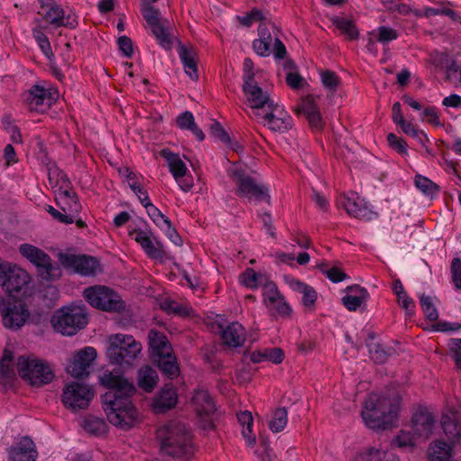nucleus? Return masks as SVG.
<instances>
[{"label": "nucleus", "mask_w": 461, "mask_h": 461, "mask_svg": "<svg viewBox=\"0 0 461 461\" xmlns=\"http://www.w3.org/2000/svg\"><path fill=\"white\" fill-rule=\"evenodd\" d=\"M401 410L399 397H386L371 393L366 400L361 416L372 429H385L394 425Z\"/></svg>", "instance_id": "2"}, {"label": "nucleus", "mask_w": 461, "mask_h": 461, "mask_svg": "<svg viewBox=\"0 0 461 461\" xmlns=\"http://www.w3.org/2000/svg\"><path fill=\"white\" fill-rule=\"evenodd\" d=\"M9 461H36L38 451L29 437H23L7 449Z\"/></svg>", "instance_id": "24"}, {"label": "nucleus", "mask_w": 461, "mask_h": 461, "mask_svg": "<svg viewBox=\"0 0 461 461\" xmlns=\"http://www.w3.org/2000/svg\"><path fill=\"white\" fill-rule=\"evenodd\" d=\"M100 383L108 389L102 396L108 420L122 429L132 427L137 419V411L131 400L136 393L134 384L116 369L104 372Z\"/></svg>", "instance_id": "1"}, {"label": "nucleus", "mask_w": 461, "mask_h": 461, "mask_svg": "<svg viewBox=\"0 0 461 461\" xmlns=\"http://www.w3.org/2000/svg\"><path fill=\"white\" fill-rule=\"evenodd\" d=\"M16 367L19 375L32 386H43L50 384L54 378V372L50 365L31 354L18 357Z\"/></svg>", "instance_id": "5"}, {"label": "nucleus", "mask_w": 461, "mask_h": 461, "mask_svg": "<svg viewBox=\"0 0 461 461\" xmlns=\"http://www.w3.org/2000/svg\"><path fill=\"white\" fill-rule=\"evenodd\" d=\"M339 203L350 216L358 220L370 221L379 217L378 212L355 192L341 196Z\"/></svg>", "instance_id": "17"}, {"label": "nucleus", "mask_w": 461, "mask_h": 461, "mask_svg": "<svg viewBox=\"0 0 461 461\" xmlns=\"http://www.w3.org/2000/svg\"><path fill=\"white\" fill-rule=\"evenodd\" d=\"M261 117L264 119L263 125L273 131H286L292 128V117L267 92L261 90Z\"/></svg>", "instance_id": "7"}, {"label": "nucleus", "mask_w": 461, "mask_h": 461, "mask_svg": "<svg viewBox=\"0 0 461 461\" xmlns=\"http://www.w3.org/2000/svg\"><path fill=\"white\" fill-rule=\"evenodd\" d=\"M414 185L424 195L431 198L437 196L440 191V187L438 184L420 174L415 175Z\"/></svg>", "instance_id": "42"}, {"label": "nucleus", "mask_w": 461, "mask_h": 461, "mask_svg": "<svg viewBox=\"0 0 461 461\" xmlns=\"http://www.w3.org/2000/svg\"><path fill=\"white\" fill-rule=\"evenodd\" d=\"M161 156L167 162L169 171L181 190L185 193L190 191L193 187V179L191 176L186 177L187 167L179 155L165 149L161 150Z\"/></svg>", "instance_id": "19"}, {"label": "nucleus", "mask_w": 461, "mask_h": 461, "mask_svg": "<svg viewBox=\"0 0 461 461\" xmlns=\"http://www.w3.org/2000/svg\"><path fill=\"white\" fill-rule=\"evenodd\" d=\"M54 330L62 335L72 336L87 323L85 308L77 305L63 307L51 319Z\"/></svg>", "instance_id": "8"}, {"label": "nucleus", "mask_w": 461, "mask_h": 461, "mask_svg": "<svg viewBox=\"0 0 461 461\" xmlns=\"http://www.w3.org/2000/svg\"><path fill=\"white\" fill-rule=\"evenodd\" d=\"M94 397L93 389L81 382H71L65 384L61 396L63 404L73 411L88 407Z\"/></svg>", "instance_id": "13"}, {"label": "nucleus", "mask_w": 461, "mask_h": 461, "mask_svg": "<svg viewBox=\"0 0 461 461\" xmlns=\"http://www.w3.org/2000/svg\"><path fill=\"white\" fill-rule=\"evenodd\" d=\"M192 404L197 415L203 419L204 427L212 428L211 415L215 411V403L208 391L198 389L194 392Z\"/></svg>", "instance_id": "23"}, {"label": "nucleus", "mask_w": 461, "mask_h": 461, "mask_svg": "<svg viewBox=\"0 0 461 461\" xmlns=\"http://www.w3.org/2000/svg\"><path fill=\"white\" fill-rule=\"evenodd\" d=\"M398 38V32L396 30L387 27L379 26L376 30V41L383 44H386Z\"/></svg>", "instance_id": "56"}, {"label": "nucleus", "mask_w": 461, "mask_h": 461, "mask_svg": "<svg viewBox=\"0 0 461 461\" xmlns=\"http://www.w3.org/2000/svg\"><path fill=\"white\" fill-rule=\"evenodd\" d=\"M58 92L41 85H34L24 95V101L31 111L43 113L57 100Z\"/></svg>", "instance_id": "18"}, {"label": "nucleus", "mask_w": 461, "mask_h": 461, "mask_svg": "<svg viewBox=\"0 0 461 461\" xmlns=\"http://www.w3.org/2000/svg\"><path fill=\"white\" fill-rule=\"evenodd\" d=\"M371 358L376 364H384L388 357L394 352L392 347L384 348L381 344H367Z\"/></svg>", "instance_id": "44"}, {"label": "nucleus", "mask_w": 461, "mask_h": 461, "mask_svg": "<svg viewBox=\"0 0 461 461\" xmlns=\"http://www.w3.org/2000/svg\"><path fill=\"white\" fill-rule=\"evenodd\" d=\"M240 281L248 288H257L258 284V274L252 268H248L240 275Z\"/></svg>", "instance_id": "59"}, {"label": "nucleus", "mask_w": 461, "mask_h": 461, "mask_svg": "<svg viewBox=\"0 0 461 461\" xmlns=\"http://www.w3.org/2000/svg\"><path fill=\"white\" fill-rule=\"evenodd\" d=\"M59 260L66 269L84 276H93L102 271L97 259L90 256L59 253Z\"/></svg>", "instance_id": "15"}, {"label": "nucleus", "mask_w": 461, "mask_h": 461, "mask_svg": "<svg viewBox=\"0 0 461 461\" xmlns=\"http://www.w3.org/2000/svg\"><path fill=\"white\" fill-rule=\"evenodd\" d=\"M419 299L425 317L430 321H437L438 319V312L434 305L432 297L422 294L419 296Z\"/></svg>", "instance_id": "48"}, {"label": "nucleus", "mask_w": 461, "mask_h": 461, "mask_svg": "<svg viewBox=\"0 0 461 461\" xmlns=\"http://www.w3.org/2000/svg\"><path fill=\"white\" fill-rule=\"evenodd\" d=\"M32 34L43 54L51 60L54 55L48 37L39 29H34Z\"/></svg>", "instance_id": "55"}, {"label": "nucleus", "mask_w": 461, "mask_h": 461, "mask_svg": "<svg viewBox=\"0 0 461 461\" xmlns=\"http://www.w3.org/2000/svg\"><path fill=\"white\" fill-rule=\"evenodd\" d=\"M285 353L280 348H267L261 351V362L269 361L275 365L281 364L284 361Z\"/></svg>", "instance_id": "54"}, {"label": "nucleus", "mask_w": 461, "mask_h": 461, "mask_svg": "<svg viewBox=\"0 0 461 461\" xmlns=\"http://www.w3.org/2000/svg\"><path fill=\"white\" fill-rule=\"evenodd\" d=\"M177 402V394L173 385L166 384L153 400L156 412H163L173 408Z\"/></svg>", "instance_id": "28"}, {"label": "nucleus", "mask_w": 461, "mask_h": 461, "mask_svg": "<svg viewBox=\"0 0 461 461\" xmlns=\"http://www.w3.org/2000/svg\"><path fill=\"white\" fill-rule=\"evenodd\" d=\"M320 77L322 86L331 93H335L341 84L339 77L332 70H322Z\"/></svg>", "instance_id": "47"}, {"label": "nucleus", "mask_w": 461, "mask_h": 461, "mask_svg": "<svg viewBox=\"0 0 461 461\" xmlns=\"http://www.w3.org/2000/svg\"><path fill=\"white\" fill-rule=\"evenodd\" d=\"M242 92L245 95L246 110L249 117L259 114V86L255 80V67L250 58H246L242 65Z\"/></svg>", "instance_id": "12"}, {"label": "nucleus", "mask_w": 461, "mask_h": 461, "mask_svg": "<svg viewBox=\"0 0 461 461\" xmlns=\"http://www.w3.org/2000/svg\"><path fill=\"white\" fill-rule=\"evenodd\" d=\"M81 426L86 432L95 436L104 434L106 429L105 422L93 416L83 419Z\"/></svg>", "instance_id": "46"}, {"label": "nucleus", "mask_w": 461, "mask_h": 461, "mask_svg": "<svg viewBox=\"0 0 461 461\" xmlns=\"http://www.w3.org/2000/svg\"><path fill=\"white\" fill-rule=\"evenodd\" d=\"M288 422V413L285 407L276 408L272 411L268 420V429L273 433H278L285 429Z\"/></svg>", "instance_id": "39"}, {"label": "nucleus", "mask_w": 461, "mask_h": 461, "mask_svg": "<svg viewBox=\"0 0 461 461\" xmlns=\"http://www.w3.org/2000/svg\"><path fill=\"white\" fill-rule=\"evenodd\" d=\"M176 125L181 130H187L192 131L195 138L202 141L204 140V134L201 129H199L194 122L193 113L189 111H185L180 113L176 118Z\"/></svg>", "instance_id": "37"}, {"label": "nucleus", "mask_w": 461, "mask_h": 461, "mask_svg": "<svg viewBox=\"0 0 461 461\" xmlns=\"http://www.w3.org/2000/svg\"><path fill=\"white\" fill-rule=\"evenodd\" d=\"M177 52L180 60L185 68V73L189 76L192 80L198 79L197 63L195 59V53L193 49H189L185 45L179 44L177 47Z\"/></svg>", "instance_id": "32"}, {"label": "nucleus", "mask_w": 461, "mask_h": 461, "mask_svg": "<svg viewBox=\"0 0 461 461\" xmlns=\"http://www.w3.org/2000/svg\"><path fill=\"white\" fill-rule=\"evenodd\" d=\"M428 456L430 461H453L452 447L445 441L436 440L429 445Z\"/></svg>", "instance_id": "35"}, {"label": "nucleus", "mask_w": 461, "mask_h": 461, "mask_svg": "<svg viewBox=\"0 0 461 461\" xmlns=\"http://www.w3.org/2000/svg\"><path fill=\"white\" fill-rule=\"evenodd\" d=\"M148 338L155 361L158 363L161 372L169 379L176 377L179 375V367L176 357L172 354L171 345L166 336L151 330L149 332Z\"/></svg>", "instance_id": "6"}, {"label": "nucleus", "mask_w": 461, "mask_h": 461, "mask_svg": "<svg viewBox=\"0 0 461 461\" xmlns=\"http://www.w3.org/2000/svg\"><path fill=\"white\" fill-rule=\"evenodd\" d=\"M228 174L235 183L240 197L256 203L259 200V185L257 180L249 176L240 166H232L229 168Z\"/></svg>", "instance_id": "16"}, {"label": "nucleus", "mask_w": 461, "mask_h": 461, "mask_svg": "<svg viewBox=\"0 0 461 461\" xmlns=\"http://www.w3.org/2000/svg\"><path fill=\"white\" fill-rule=\"evenodd\" d=\"M97 357L93 347H86L79 350L73 360L67 366L68 374L76 378H82L89 375V368Z\"/></svg>", "instance_id": "22"}, {"label": "nucleus", "mask_w": 461, "mask_h": 461, "mask_svg": "<svg viewBox=\"0 0 461 461\" xmlns=\"http://www.w3.org/2000/svg\"><path fill=\"white\" fill-rule=\"evenodd\" d=\"M158 375L155 369L146 366L138 371V384L146 392H151L157 385Z\"/></svg>", "instance_id": "36"}, {"label": "nucleus", "mask_w": 461, "mask_h": 461, "mask_svg": "<svg viewBox=\"0 0 461 461\" xmlns=\"http://www.w3.org/2000/svg\"><path fill=\"white\" fill-rule=\"evenodd\" d=\"M148 25L158 43L163 48L169 50L172 44L169 33V22L167 19H159Z\"/></svg>", "instance_id": "33"}, {"label": "nucleus", "mask_w": 461, "mask_h": 461, "mask_svg": "<svg viewBox=\"0 0 461 461\" xmlns=\"http://www.w3.org/2000/svg\"><path fill=\"white\" fill-rule=\"evenodd\" d=\"M347 294L342 297L343 305L350 312H356L359 308L366 307L370 294L368 291L359 285H352L347 287Z\"/></svg>", "instance_id": "25"}, {"label": "nucleus", "mask_w": 461, "mask_h": 461, "mask_svg": "<svg viewBox=\"0 0 461 461\" xmlns=\"http://www.w3.org/2000/svg\"><path fill=\"white\" fill-rule=\"evenodd\" d=\"M285 83L292 89L297 90L303 86L305 80L297 71H290L286 74Z\"/></svg>", "instance_id": "62"}, {"label": "nucleus", "mask_w": 461, "mask_h": 461, "mask_svg": "<svg viewBox=\"0 0 461 461\" xmlns=\"http://www.w3.org/2000/svg\"><path fill=\"white\" fill-rule=\"evenodd\" d=\"M238 420L242 427L241 433L247 444L250 447H254L256 444V436L252 434V414L247 411H242L238 414Z\"/></svg>", "instance_id": "41"}, {"label": "nucleus", "mask_w": 461, "mask_h": 461, "mask_svg": "<svg viewBox=\"0 0 461 461\" xmlns=\"http://www.w3.org/2000/svg\"><path fill=\"white\" fill-rule=\"evenodd\" d=\"M57 176V182H61L59 188L56 191V203L66 213L76 216L81 209L76 194L69 188V181L67 176L58 169L50 170L49 178L50 181Z\"/></svg>", "instance_id": "14"}, {"label": "nucleus", "mask_w": 461, "mask_h": 461, "mask_svg": "<svg viewBox=\"0 0 461 461\" xmlns=\"http://www.w3.org/2000/svg\"><path fill=\"white\" fill-rule=\"evenodd\" d=\"M130 236L138 242L149 258H162L165 255L163 244L153 235L149 229H133Z\"/></svg>", "instance_id": "20"}, {"label": "nucleus", "mask_w": 461, "mask_h": 461, "mask_svg": "<svg viewBox=\"0 0 461 461\" xmlns=\"http://www.w3.org/2000/svg\"><path fill=\"white\" fill-rule=\"evenodd\" d=\"M141 350V344L131 335L118 333L108 338L106 356L112 364L130 366Z\"/></svg>", "instance_id": "4"}, {"label": "nucleus", "mask_w": 461, "mask_h": 461, "mask_svg": "<svg viewBox=\"0 0 461 461\" xmlns=\"http://www.w3.org/2000/svg\"><path fill=\"white\" fill-rule=\"evenodd\" d=\"M21 255L33 264L41 277L47 281H52L61 276V269L57 263L42 249L28 244H22L19 248Z\"/></svg>", "instance_id": "10"}, {"label": "nucleus", "mask_w": 461, "mask_h": 461, "mask_svg": "<svg viewBox=\"0 0 461 461\" xmlns=\"http://www.w3.org/2000/svg\"><path fill=\"white\" fill-rule=\"evenodd\" d=\"M326 277L332 283H339L349 278V276L338 267H332L329 271H326Z\"/></svg>", "instance_id": "64"}, {"label": "nucleus", "mask_w": 461, "mask_h": 461, "mask_svg": "<svg viewBox=\"0 0 461 461\" xmlns=\"http://www.w3.org/2000/svg\"><path fill=\"white\" fill-rule=\"evenodd\" d=\"M357 461H398V458L389 451L369 448L360 453Z\"/></svg>", "instance_id": "43"}, {"label": "nucleus", "mask_w": 461, "mask_h": 461, "mask_svg": "<svg viewBox=\"0 0 461 461\" xmlns=\"http://www.w3.org/2000/svg\"><path fill=\"white\" fill-rule=\"evenodd\" d=\"M261 288L264 304L275 303V299L283 295L275 282L267 280L261 275Z\"/></svg>", "instance_id": "45"}, {"label": "nucleus", "mask_w": 461, "mask_h": 461, "mask_svg": "<svg viewBox=\"0 0 461 461\" xmlns=\"http://www.w3.org/2000/svg\"><path fill=\"white\" fill-rule=\"evenodd\" d=\"M449 350L455 360L456 366L461 369V339H451Z\"/></svg>", "instance_id": "63"}, {"label": "nucleus", "mask_w": 461, "mask_h": 461, "mask_svg": "<svg viewBox=\"0 0 461 461\" xmlns=\"http://www.w3.org/2000/svg\"><path fill=\"white\" fill-rule=\"evenodd\" d=\"M435 419L425 408H419L412 417V428L419 437L428 438L434 427Z\"/></svg>", "instance_id": "26"}, {"label": "nucleus", "mask_w": 461, "mask_h": 461, "mask_svg": "<svg viewBox=\"0 0 461 461\" xmlns=\"http://www.w3.org/2000/svg\"><path fill=\"white\" fill-rule=\"evenodd\" d=\"M266 308L269 313L275 318L286 319L289 318L293 312L290 304L287 303L284 295L275 299V303H265Z\"/></svg>", "instance_id": "40"}, {"label": "nucleus", "mask_w": 461, "mask_h": 461, "mask_svg": "<svg viewBox=\"0 0 461 461\" xmlns=\"http://www.w3.org/2000/svg\"><path fill=\"white\" fill-rule=\"evenodd\" d=\"M386 140L389 147L402 156H408V144L401 137L391 132L387 134Z\"/></svg>", "instance_id": "52"}, {"label": "nucleus", "mask_w": 461, "mask_h": 461, "mask_svg": "<svg viewBox=\"0 0 461 461\" xmlns=\"http://www.w3.org/2000/svg\"><path fill=\"white\" fill-rule=\"evenodd\" d=\"M330 21L348 41L358 40L359 31L353 20L341 16H333Z\"/></svg>", "instance_id": "34"}, {"label": "nucleus", "mask_w": 461, "mask_h": 461, "mask_svg": "<svg viewBox=\"0 0 461 461\" xmlns=\"http://www.w3.org/2000/svg\"><path fill=\"white\" fill-rule=\"evenodd\" d=\"M221 339L229 347H241L245 341V331L242 325L237 321L228 324L221 329Z\"/></svg>", "instance_id": "30"}, {"label": "nucleus", "mask_w": 461, "mask_h": 461, "mask_svg": "<svg viewBox=\"0 0 461 461\" xmlns=\"http://www.w3.org/2000/svg\"><path fill=\"white\" fill-rule=\"evenodd\" d=\"M451 281L455 287L461 290V258L456 257L451 261L450 266Z\"/></svg>", "instance_id": "58"}, {"label": "nucleus", "mask_w": 461, "mask_h": 461, "mask_svg": "<svg viewBox=\"0 0 461 461\" xmlns=\"http://www.w3.org/2000/svg\"><path fill=\"white\" fill-rule=\"evenodd\" d=\"M300 292L302 294V303L307 308H312L317 300V292L315 289L306 284L299 283Z\"/></svg>", "instance_id": "53"}, {"label": "nucleus", "mask_w": 461, "mask_h": 461, "mask_svg": "<svg viewBox=\"0 0 461 461\" xmlns=\"http://www.w3.org/2000/svg\"><path fill=\"white\" fill-rule=\"evenodd\" d=\"M279 34L278 27L261 14V57L271 55V47L275 43V39L279 38Z\"/></svg>", "instance_id": "27"}, {"label": "nucleus", "mask_w": 461, "mask_h": 461, "mask_svg": "<svg viewBox=\"0 0 461 461\" xmlns=\"http://www.w3.org/2000/svg\"><path fill=\"white\" fill-rule=\"evenodd\" d=\"M161 450L167 456L189 458L194 453L192 436L185 424L171 420L157 430Z\"/></svg>", "instance_id": "3"}, {"label": "nucleus", "mask_w": 461, "mask_h": 461, "mask_svg": "<svg viewBox=\"0 0 461 461\" xmlns=\"http://www.w3.org/2000/svg\"><path fill=\"white\" fill-rule=\"evenodd\" d=\"M294 112L297 114H303L312 130L321 131L324 126V122L320 112L318 104L312 95H307L301 98L298 102Z\"/></svg>", "instance_id": "21"}, {"label": "nucleus", "mask_w": 461, "mask_h": 461, "mask_svg": "<svg viewBox=\"0 0 461 461\" xmlns=\"http://www.w3.org/2000/svg\"><path fill=\"white\" fill-rule=\"evenodd\" d=\"M145 202V204L143 205L147 211L148 215L149 218L153 221V222L161 229L163 226H165L167 222L170 221V220L165 216L158 207H156L150 200L149 202L146 201L145 198H143Z\"/></svg>", "instance_id": "49"}, {"label": "nucleus", "mask_w": 461, "mask_h": 461, "mask_svg": "<svg viewBox=\"0 0 461 461\" xmlns=\"http://www.w3.org/2000/svg\"><path fill=\"white\" fill-rule=\"evenodd\" d=\"M141 14L146 20L147 23H152L161 19L159 17L158 10L152 6V4H141Z\"/></svg>", "instance_id": "61"}, {"label": "nucleus", "mask_w": 461, "mask_h": 461, "mask_svg": "<svg viewBox=\"0 0 461 461\" xmlns=\"http://www.w3.org/2000/svg\"><path fill=\"white\" fill-rule=\"evenodd\" d=\"M399 305L405 311L408 318L415 314L416 305L414 300L407 294L397 299Z\"/></svg>", "instance_id": "60"}, {"label": "nucleus", "mask_w": 461, "mask_h": 461, "mask_svg": "<svg viewBox=\"0 0 461 461\" xmlns=\"http://www.w3.org/2000/svg\"><path fill=\"white\" fill-rule=\"evenodd\" d=\"M45 19L56 27L67 26L64 23V11L59 5H52L45 14Z\"/></svg>", "instance_id": "51"}, {"label": "nucleus", "mask_w": 461, "mask_h": 461, "mask_svg": "<svg viewBox=\"0 0 461 461\" xmlns=\"http://www.w3.org/2000/svg\"><path fill=\"white\" fill-rule=\"evenodd\" d=\"M443 431L453 445L461 446V423L450 417H443L441 420Z\"/></svg>", "instance_id": "38"}, {"label": "nucleus", "mask_w": 461, "mask_h": 461, "mask_svg": "<svg viewBox=\"0 0 461 461\" xmlns=\"http://www.w3.org/2000/svg\"><path fill=\"white\" fill-rule=\"evenodd\" d=\"M30 282V276L28 273L18 267H14L11 274L6 278V282L3 284L2 287L8 293V295H12L13 293H19Z\"/></svg>", "instance_id": "29"}, {"label": "nucleus", "mask_w": 461, "mask_h": 461, "mask_svg": "<svg viewBox=\"0 0 461 461\" xmlns=\"http://www.w3.org/2000/svg\"><path fill=\"white\" fill-rule=\"evenodd\" d=\"M125 176L128 180V185L130 188L134 192V194L138 196L140 203L142 205L145 204V202L143 198L146 199L147 202H149L150 199L149 197L148 192L144 190L140 185L138 183L136 179V176L134 173L130 171L129 169H125Z\"/></svg>", "instance_id": "50"}, {"label": "nucleus", "mask_w": 461, "mask_h": 461, "mask_svg": "<svg viewBox=\"0 0 461 461\" xmlns=\"http://www.w3.org/2000/svg\"><path fill=\"white\" fill-rule=\"evenodd\" d=\"M13 358V353L5 349L0 360V384L6 389L11 388L16 380Z\"/></svg>", "instance_id": "31"}, {"label": "nucleus", "mask_w": 461, "mask_h": 461, "mask_svg": "<svg viewBox=\"0 0 461 461\" xmlns=\"http://www.w3.org/2000/svg\"><path fill=\"white\" fill-rule=\"evenodd\" d=\"M210 130H211V134L212 136L217 138L221 142L227 144L228 146L233 148L229 134L223 129V127L221 125L220 122H218L216 121H212V122L211 124V127H210Z\"/></svg>", "instance_id": "57"}, {"label": "nucleus", "mask_w": 461, "mask_h": 461, "mask_svg": "<svg viewBox=\"0 0 461 461\" xmlns=\"http://www.w3.org/2000/svg\"><path fill=\"white\" fill-rule=\"evenodd\" d=\"M0 315L6 329L16 330L26 323L30 312L22 299L6 295L0 296Z\"/></svg>", "instance_id": "9"}, {"label": "nucleus", "mask_w": 461, "mask_h": 461, "mask_svg": "<svg viewBox=\"0 0 461 461\" xmlns=\"http://www.w3.org/2000/svg\"><path fill=\"white\" fill-rule=\"evenodd\" d=\"M86 301L93 307L104 312H121L125 303L113 289L104 285H93L84 290Z\"/></svg>", "instance_id": "11"}]
</instances>
